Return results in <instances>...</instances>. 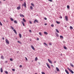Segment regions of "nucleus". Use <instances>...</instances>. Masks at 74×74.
Segmentation results:
<instances>
[{
	"mask_svg": "<svg viewBox=\"0 0 74 74\" xmlns=\"http://www.w3.org/2000/svg\"><path fill=\"white\" fill-rule=\"evenodd\" d=\"M36 22H37V23H38V20H37V19H35L34 21V23H36Z\"/></svg>",
	"mask_w": 74,
	"mask_h": 74,
	"instance_id": "423d86ee",
	"label": "nucleus"
},
{
	"mask_svg": "<svg viewBox=\"0 0 74 74\" xmlns=\"http://www.w3.org/2000/svg\"><path fill=\"white\" fill-rule=\"evenodd\" d=\"M41 73H42V74H45V73H44V72H41Z\"/></svg>",
	"mask_w": 74,
	"mask_h": 74,
	"instance_id": "ea45409f",
	"label": "nucleus"
},
{
	"mask_svg": "<svg viewBox=\"0 0 74 74\" xmlns=\"http://www.w3.org/2000/svg\"><path fill=\"white\" fill-rule=\"evenodd\" d=\"M14 23H18V22H17V21L16 20H15L14 21Z\"/></svg>",
	"mask_w": 74,
	"mask_h": 74,
	"instance_id": "393cba45",
	"label": "nucleus"
},
{
	"mask_svg": "<svg viewBox=\"0 0 74 74\" xmlns=\"http://www.w3.org/2000/svg\"><path fill=\"white\" fill-rule=\"evenodd\" d=\"M63 43H66V42H65V41H63Z\"/></svg>",
	"mask_w": 74,
	"mask_h": 74,
	"instance_id": "3c124183",
	"label": "nucleus"
},
{
	"mask_svg": "<svg viewBox=\"0 0 74 74\" xmlns=\"http://www.w3.org/2000/svg\"><path fill=\"white\" fill-rule=\"evenodd\" d=\"M37 40H39V38H37Z\"/></svg>",
	"mask_w": 74,
	"mask_h": 74,
	"instance_id": "5fc2aeb1",
	"label": "nucleus"
},
{
	"mask_svg": "<svg viewBox=\"0 0 74 74\" xmlns=\"http://www.w3.org/2000/svg\"><path fill=\"white\" fill-rule=\"evenodd\" d=\"M65 71L66 73V74H69V72L68 71H67V70L65 69Z\"/></svg>",
	"mask_w": 74,
	"mask_h": 74,
	"instance_id": "9d476101",
	"label": "nucleus"
},
{
	"mask_svg": "<svg viewBox=\"0 0 74 74\" xmlns=\"http://www.w3.org/2000/svg\"><path fill=\"white\" fill-rule=\"evenodd\" d=\"M19 36L20 38H22V35H21V34H19Z\"/></svg>",
	"mask_w": 74,
	"mask_h": 74,
	"instance_id": "412c9836",
	"label": "nucleus"
},
{
	"mask_svg": "<svg viewBox=\"0 0 74 74\" xmlns=\"http://www.w3.org/2000/svg\"><path fill=\"white\" fill-rule=\"evenodd\" d=\"M12 71H15L14 69H12Z\"/></svg>",
	"mask_w": 74,
	"mask_h": 74,
	"instance_id": "49530a36",
	"label": "nucleus"
},
{
	"mask_svg": "<svg viewBox=\"0 0 74 74\" xmlns=\"http://www.w3.org/2000/svg\"><path fill=\"white\" fill-rule=\"evenodd\" d=\"M56 35L57 36V37H59V34H58V33H56Z\"/></svg>",
	"mask_w": 74,
	"mask_h": 74,
	"instance_id": "aec40b11",
	"label": "nucleus"
},
{
	"mask_svg": "<svg viewBox=\"0 0 74 74\" xmlns=\"http://www.w3.org/2000/svg\"><path fill=\"white\" fill-rule=\"evenodd\" d=\"M60 18L61 19H62V16H60Z\"/></svg>",
	"mask_w": 74,
	"mask_h": 74,
	"instance_id": "79ce46f5",
	"label": "nucleus"
},
{
	"mask_svg": "<svg viewBox=\"0 0 74 74\" xmlns=\"http://www.w3.org/2000/svg\"><path fill=\"white\" fill-rule=\"evenodd\" d=\"M21 1H22L23 0H20Z\"/></svg>",
	"mask_w": 74,
	"mask_h": 74,
	"instance_id": "338daca9",
	"label": "nucleus"
},
{
	"mask_svg": "<svg viewBox=\"0 0 74 74\" xmlns=\"http://www.w3.org/2000/svg\"><path fill=\"white\" fill-rule=\"evenodd\" d=\"M21 23L23 25V26H25V23H24V22L22 21Z\"/></svg>",
	"mask_w": 74,
	"mask_h": 74,
	"instance_id": "f3484780",
	"label": "nucleus"
},
{
	"mask_svg": "<svg viewBox=\"0 0 74 74\" xmlns=\"http://www.w3.org/2000/svg\"><path fill=\"white\" fill-rule=\"evenodd\" d=\"M25 59L26 60H27V61L28 60L27 58L25 57Z\"/></svg>",
	"mask_w": 74,
	"mask_h": 74,
	"instance_id": "a19ab883",
	"label": "nucleus"
},
{
	"mask_svg": "<svg viewBox=\"0 0 74 74\" xmlns=\"http://www.w3.org/2000/svg\"><path fill=\"white\" fill-rule=\"evenodd\" d=\"M70 29L71 30L72 29H73V28L71 26H70Z\"/></svg>",
	"mask_w": 74,
	"mask_h": 74,
	"instance_id": "a878e982",
	"label": "nucleus"
},
{
	"mask_svg": "<svg viewBox=\"0 0 74 74\" xmlns=\"http://www.w3.org/2000/svg\"><path fill=\"white\" fill-rule=\"evenodd\" d=\"M44 45H46V46H48V45H47V44L45 43H44Z\"/></svg>",
	"mask_w": 74,
	"mask_h": 74,
	"instance_id": "2f4dec72",
	"label": "nucleus"
},
{
	"mask_svg": "<svg viewBox=\"0 0 74 74\" xmlns=\"http://www.w3.org/2000/svg\"><path fill=\"white\" fill-rule=\"evenodd\" d=\"M56 22L57 23H58V24H60V22H59L58 21H56Z\"/></svg>",
	"mask_w": 74,
	"mask_h": 74,
	"instance_id": "f704fd0d",
	"label": "nucleus"
},
{
	"mask_svg": "<svg viewBox=\"0 0 74 74\" xmlns=\"http://www.w3.org/2000/svg\"><path fill=\"white\" fill-rule=\"evenodd\" d=\"M0 71H1V73H3V69H2V68H1V69H0Z\"/></svg>",
	"mask_w": 74,
	"mask_h": 74,
	"instance_id": "6ab92c4d",
	"label": "nucleus"
},
{
	"mask_svg": "<svg viewBox=\"0 0 74 74\" xmlns=\"http://www.w3.org/2000/svg\"><path fill=\"white\" fill-rule=\"evenodd\" d=\"M0 25L1 26H3V24H2V23H1V21H0Z\"/></svg>",
	"mask_w": 74,
	"mask_h": 74,
	"instance_id": "7c9ffc66",
	"label": "nucleus"
},
{
	"mask_svg": "<svg viewBox=\"0 0 74 74\" xmlns=\"http://www.w3.org/2000/svg\"><path fill=\"white\" fill-rule=\"evenodd\" d=\"M38 60V58H37V57H36L35 59V61H37Z\"/></svg>",
	"mask_w": 74,
	"mask_h": 74,
	"instance_id": "2eb2a0df",
	"label": "nucleus"
},
{
	"mask_svg": "<svg viewBox=\"0 0 74 74\" xmlns=\"http://www.w3.org/2000/svg\"><path fill=\"white\" fill-rule=\"evenodd\" d=\"M7 62H8V61H5V63H7Z\"/></svg>",
	"mask_w": 74,
	"mask_h": 74,
	"instance_id": "864d4df0",
	"label": "nucleus"
},
{
	"mask_svg": "<svg viewBox=\"0 0 74 74\" xmlns=\"http://www.w3.org/2000/svg\"><path fill=\"white\" fill-rule=\"evenodd\" d=\"M20 67H22V65H20L19 66Z\"/></svg>",
	"mask_w": 74,
	"mask_h": 74,
	"instance_id": "de8ad7c7",
	"label": "nucleus"
},
{
	"mask_svg": "<svg viewBox=\"0 0 74 74\" xmlns=\"http://www.w3.org/2000/svg\"><path fill=\"white\" fill-rule=\"evenodd\" d=\"M29 32H30V33L32 32V30H29Z\"/></svg>",
	"mask_w": 74,
	"mask_h": 74,
	"instance_id": "8fccbe9b",
	"label": "nucleus"
},
{
	"mask_svg": "<svg viewBox=\"0 0 74 74\" xmlns=\"http://www.w3.org/2000/svg\"><path fill=\"white\" fill-rule=\"evenodd\" d=\"M64 49H67V48H66V46H64Z\"/></svg>",
	"mask_w": 74,
	"mask_h": 74,
	"instance_id": "72a5a7b5",
	"label": "nucleus"
},
{
	"mask_svg": "<svg viewBox=\"0 0 74 74\" xmlns=\"http://www.w3.org/2000/svg\"><path fill=\"white\" fill-rule=\"evenodd\" d=\"M51 67H53V65H51Z\"/></svg>",
	"mask_w": 74,
	"mask_h": 74,
	"instance_id": "6e6d98bb",
	"label": "nucleus"
},
{
	"mask_svg": "<svg viewBox=\"0 0 74 74\" xmlns=\"http://www.w3.org/2000/svg\"><path fill=\"white\" fill-rule=\"evenodd\" d=\"M30 8L31 10H33V7H32V6H30Z\"/></svg>",
	"mask_w": 74,
	"mask_h": 74,
	"instance_id": "c756f323",
	"label": "nucleus"
},
{
	"mask_svg": "<svg viewBox=\"0 0 74 74\" xmlns=\"http://www.w3.org/2000/svg\"><path fill=\"white\" fill-rule=\"evenodd\" d=\"M31 5L33 6V7H34V4H33V3H31Z\"/></svg>",
	"mask_w": 74,
	"mask_h": 74,
	"instance_id": "b1692460",
	"label": "nucleus"
},
{
	"mask_svg": "<svg viewBox=\"0 0 74 74\" xmlns=\"http://www.w3.org/2000/svg\"><path fill=\"white\" fill-rule=\"evenodd\" d=\"M23 22H26V21L25 19V18H23Z\"/></svg>",
	"mask_w": 74,
	"mask_h": 74,
	"instance_id": "dca6fc26",
	"label": "nucleus"
},
{
	"mask_svg": "<svg viewBox=\"0 0 74 74\" xmlns=\"http://www.w3.org/2000/svg\"><path fill=\"white\" fill-rule=\"evenodd\" d=\"M1 58L2 59H4V57H3V56H1Z\"/></svg>",
	"mask_w": 74,
	"mask_h": 74,
	"instance_id": "c85d7f7f",
	"label": "nucleus"
},
{
	"mask_svg": "<svg viewBox=\"0 0 74 74\" xmlns=\"http://www.w3.org/2000/svg\"><path fill=\"white\" fill-rule=\"evenodd\" d=\"M18 42V43H19L20 44H21L22 43H21V42H20V41H17Z\"/></svg>",
	"mask_w": 74,
	"mask_h": 74,
	"instance_id": "473e14b6",
	"label": "nucleus"
},
{
	"mask_svg": "<svg viewBox=\"0 0 74 74\" xmlns=\"http://www.w3.org/2000/svg\"><path fill=\"white\" fill-rule=\"evenodd\" d=\"M60 38H62V39H63V36H60Z\"/></svg>",
	"mask_w": 74,
	"mask_h": 74,
	"instance_id": "cd10ccee",
	"label": "nucleus"
},
{
	"mask_svg": "<svg viewBox=\"0 0 74 74\" xmlns=\"http://www.w3.org/2000/svg\"><path fill=\"white\" fill-rule=\"evenodd\" d=\"M10 61H12L13 60H12V58H10Z\"/></svg>",
	"mask_w": 74,
	"mask_h": 74,
	"instance_id": "4c0bfd02",
	"label": "nucleus"
},
{
	"mask_svg": "<svg viewBox=\"0 0 74 74\" xmlns=\"http://www.w3.org/2000/svg\"><path fill=\"white\" fill-rule=\"evenodd\" d=\"M11 28L12 30H13V31L16 34H17V32H16V30H15V29H14V27H13L12 26H11Z\"/></svg>",
	"mask_w": 74,
	"mask_h": 74,
	"instance_id": "f257e3e1",
	"label": "nucleus"
},
{
	"mask_svg": "<svg viewBox=\"0 0 74 74\" xmlns=\"http://www.w3.org/2000/svg\"><path fill=\"white\" fill-rule=\"evenodd\" d=\"M5 41L8 44H10V42H9V41H8L7 39H6Z\"/></svg>",
	"mask_w": 74,
	"mask_h": 74,
	"instance_id": "7ed1b4c3",
	"label": "nucleus"
},
{
	"mask_svg": "<svg viewBox=\"0 0 74 74\" xmlns=\"http://www.w3.org/2000/svg\"><path fill=\"white\" fill-rule=\"evenodd\" d=\"M51 27H54V25H53V24H51Z\"/></svg>",
	"mask_w": 74,
	"mask_h": 74,
	"instance_id": "e433bc0d",
	"label": "nucleus"
},
{
	"mask_svg": "<svg viewBox=\"0 0 74 74\" xmlns=\"http://www.w3.org/2000/svg\"><path fill=\"white\" fill-rule=\"evenodd\" d=\"M6 22H8V21H6Z\"/></svg>",
	"mask_w": 74,
	"mask_h": 74,
	"instance_id": "052dcab7",
	"label": "nucleus"
},
{
	"mask_svg": "<svg viewBox=\"0 0 74 74\" xmlns=\"http://www.w3.org/2000/svg\"><path fill=\"white\" fill-rule=\"evenodd\" d=\"M2 39H3V40H4V38H2Z\"/></svg>",
	"mask_w": 74,
	"mask_h": 74,
	"instance_id": "4d7b16f0",
	"label": "nucleus"
},
{
	"mask_svg": "<svg viewBox=\"0 0 74 74\" xmlns=\"http://www.w3.org/2000/svg\"><path fill=\"white\" fill-rule=\"evenodd\" d=\"M70 64L71 66L72 67H74V65H73V64H72L71 63H70Z\"/></svg>",
	"mask_w": 74,
	"mask_h": 74,
	"instance_id": "5701e85b",
	"label": "nucleus"
},
{
	"mask_svg": "<svg viewBox=\"0 0 74 74\" xmlns=\"http://www.w3.org/2000/svg\"><path fill=\"white\" fill-rule=\"evenodd\" d=\"M29 23H30V24H32V21H29Z\"/></svg>",
	"mask_w": 74,
	"mask_h": 74,
	"instance_id": "c03bdc74",
	"label": "nucleus"
},
{
	"mask_svg": "<svg viewBox=\"0 0 74 74\" xmlns=\"http://www.w3.org/2000/svg\"><path fill=\"white\" fill-rule=\"evenodd\" d=\"M5 73H6V74H8V72H7V71H5Z\"/></svg>",
	"mask_w": 74,
	"mask_h": 74,
	"instance_id": "58836bf2",
	"label": "nucleus"
},
{
	"mask_svg": "<svg viewBox=\"0 0 74 74\" xmlns=\"http://www.w3.org/2000/svg\"><path fill=\"white\" fill-rule=\"evenodd\" d=\"M48 60L50 63H51V64H52V61L50 60L49 59H48Z\"/></svg>",
	"mask_w": 74,
	"mask_h": 74,
	"instance_id": "39448f33",
	"label": "nucleus"
},
{
	"mask_svg": "<svg viewBox=\"0 0 74 74\" xmlns=\"http://www.w3.org/2000/svg\"><path fill=\"white\" fill-rule=\"evenodd\" d=\"M35 74H37V73H35Z\"/></svg>",
	"mask_w": 74,
	"mask_h": 74,
	"instance_id": "69168bd1",
	"label": "nucleus"
},
{
	"mask_svg": "<svg viewBox=\"0 0 74 74\" xmlns=\"http://www.w3.org/2000/svg\"><path fill=\"white\" fill-rule=\"evenodd\" d=\"M56 69L57 71H59V69L58 68L56 67Z\"/></svg>",
	"mask_w": 74,
	"mask_h": 74,
	"instance_id": "9b49d317",
	"label": "nucleus"
},
{
	"mask_svg": "<svg viewBox=\"0 0 74 74\" xmlns=\"http://www.w3.org/2000/svg\"><path fill=\"white\" fill-rule=\"evenodd\" d=\"M67 8H68V9H69V8H70V6H69V5H67Z\"/></svg>",
	"mask_w": 74,
	"mask_h": 74,
	"instance_id": "bb28decb",
	"label": "nucleus"
},
{
	"mask_svg": "<svg viewBox=\"0 0 74 74\" xmlns=\"http://www.w3.org/2000/svg\"><path fill=\"white\" fill-rule=\"evenodd\" d=\"M61 56H62V54H61Z\"/></svg>",
	"mask_w": 74,
	"mask_h": 74,
	"instance_id": "0e129e2a",
	"label": "nucleus"
},
{
	"mask_svg": "<svg viewBox=\"0 0 74 74\" xmlns=\"http://www.w3.org/2000/svg\"><path fill=\"white\" fill-rule=\"evenodd\" d=\"M45 25H47V23H45Z\"/></svg>",
	"mask_w": 74,
	"mask_h": 74,
	"instance_id": "603ef678",
	"label": "nucleus"
},
{
	"mask_svg": "<svg viewBox=\"0 0 74 74\" xmlns=\"http://www.w3.org/2000/svg\"><path fill=\"white\" fill-rule=\"evenodd\" d=\"M3 1H5L6 0H3Z\"/></svg>",
	"mask_w": 74,
	"mask_h": 74,
	"instance_id": "e2e57ef3",
	"label": "nucleus"
},
{
	"mask_svg": "<svg viewBox=\"0 0 74 74\" xmlns=\"http://www.w3.org/2000/svg\"><path fill=\"white\" fill-rule=\"evenodd\" d=\"M20 16H22V17H24V15L22 14H20Z\"/></svg>",
	"mask_w": 74,
	"mask_h": 74,
	"instance_id": "f8f14e48",
	"label": "nucleus"
},
{
	"mask_svg": "<svg viewBox=\"0 0 74 74\" xmlns=\"http://www.w3.org/2000/svg\"><path fill=\"white\" fill-rule=\"evenodd\" d=\"M30 40L31 41V40Z\"/></svg>",
	"mask_w": 74,
	"mask_h": 74,
	"instance_id": "774afa93",
	"label": "nucleus"
},
{
	"mask_svg": "<svg viewBox=\"0 0 74 74\" xmlns=\"http://www.w3.org/2000/svg\"><path fill=\"white\" fill-rule=\"evenodd\" d=\"M4 22H5V21L4 20H3Z\"/></svg>",
	"mask_w": 74,
	"mask_h": 74,
	"instance_id": "bf43d9fd",
	"label": "nucleus"
},
{
	"mask_svg": "<svg viewBox=\"0 0 74 74\" xmlns=\"http://www.w3.org/2000/svg\"><path fill=\"white\" fill-rule=\"evenodd\" d=\"M10 19L11 21H14V19H13L12 18H10Z\"/></svg>",
	"mask_w": 74,
	"mask_h": 74,
	"instance_id": "4be33fe9",
	"label": "nucleus"
},
{
	"mask_svg": "<svg viewBox=\"0 0 74 74\" xmlns=\"http://www.w3.org/2000/svg\"><path fill=\"white\" fill-rule=\"evenodd\" d=\"M0 3H1V1H0Z\"/></svg>",
	"mask_w": 74,
	"mask_h": 74,
	"instance_id": "680f3d73",
	"label": "nucleus"
},
{
	"mask_svg": "<svg viewBox=\"0 0 74 74\" xmlns=\"http://www.w3.org/2000/svg\"><path fill=\"white\" fill-rule=\"evenodd\" d=\"M48 1H51V2H52V0H48Z\"/></svg>",
	"mask_w": 74,
	"mask_h": 74,
	"instance_id": "09e8293b",
	"label": "nucleus"
},
{
	"mask_svg": "<svg viewBox=\"0 0 74 74\" xmlns=\"http://www.w3.org/2000/svg\"><path fill=\"white\" fill-rule=\"evenodd\" d=\"M65 18L66 21H68V17H67V16H65Z\"/></svg>",
	"mask_w": 74,
	"mask_h": 74,
	"instance_id": "1a4fd4ad",
	"label": "nucleus"
},
{
	"mask_svg": "<svg viewBox=\"0 0 74 74\" xmlns=\"http://www.w3.org/2000/svg\"><path fill=\"white\" fill-rule=\"evenodd\" d=\"M67 69L68 70H69V71H70V72H71V73H72V74L74 73V72H73V71H72V70H71L70 69H69V68H67Z\"/></svg>",
	"mask_w": 74,
	"mask_h": 74,
	"instance_id": "f03ea898",
	"label": "nucleus"
},
{
	"mask_svg": "<svg viewBox=\"0 0 74 74\" xmlns=\"http://www.w3.org/2000/svg\"><path fill=\"white\" fill-rule=\"evenodd\" d=\"M17 10H20V9H21V7L20 6L18 7L17 8Z\"/></svg>",
	"mask_w": 74,
	"mask_h": 74,
	"instance_id": "ddd939ff",
	"label": "nucleus"
},
{
	"mask_svg": "<svg viewBox=\"0 0 74 74\" xmlns=\"http://www.w3.org/2000/svg\"><path fill=\"white\" fill-rule=\"evenodd\" d=\"M49 44L50 45H52V43H49Z\"/></svg>",
	"mask_w": 74,
	"mask_h": 74,
	"instance_id": "a18cd8bd",
	"label": "nucleus"
},
{
	"mask_svg": "<svg viewBox=\"0 0 74 74\" xmlns=\"http://www.w3.org/2000/svg\"><path fill=\"white\" fill-rule=\"evenodd\" d=\"M44 34H46V35H47V34H48V33L46 32H44Z\"/></svg>",
	"mask_w": 74,
	"mask_h": 74,
	"instance_id": "a211bd4d",
	"label": "nucleus"
},
{
	"mask_svg": "<svg viewBox=\"0 0 74 74\" xmlns=\"http://www.w3.org/2000/svg\"><path fill=\"white\" fill-rule=\"evenodd\" d=\"M44 19H45V20H47V18H46V17H45L44 18Z\"/></svg>",
	"mask_w": 74,
	"mask_h": 74,
	"instance_id": "37998d69",
	"label": "nucleus"
},
{
	"mask_svg": "<svg viewBox=\"0 0 74 74\" xmlns=\"http://www.w3.org/2000/svg\"><path fill=\"white\" fill-rule=\"evenodd\" d=\"M46 64L48 67L49 68V69H51V67H50V66H49V64L48 63H46Z\"/></svg>",
	"mask_w": 74,
	"mask_h": 74,
	"instance_id": "0eeeda50",
	"label": "nucleus"
},
{
	"mask_svg": "<svg viewBox=\"0 0 74 74\" xmlns=\"http://www.w3.org/2000/svg\"><path fill=\"white\" fill-rule=\"evenodd\" d=\"M31 47L33 50H35V48H34V47L33 46L31 45Z\"/></svg>",
	"mask_w": 74,
	"mask_h": 74,
	"instance_id": "6e6552de",
	"label": "nucleus"
},
{
	"mask_svg": "<svg viewBox=\"0 0 74 74\" xmlns=\"http://www.w3.org/2000/svg\"><path fill=\"white\" fill-rule=\"evenodd\" d=\"M56 32H57L58 33H59V30H58V29H56Z\"/></svg>",
	"mask_w": 74,
	"mask_h": 74,
	"instance_id": "4468645a",
	"label": "nucleus"
},
{
	"mask_svg": "<svg viewBox=\"0 0 74 74\" xmlns=\"http://www.w3.org/2000/svg\"><path fill=\"white\" fill-rule=\"evenodd\" d=\"M24 6L25 8H26V2H24V4L22 5V6Z\"/></svg>",
	"mask_w": 74,
	"mask_h": 74,
	"instance_id": "20e7f679",
	"label": "nucleus"
},
{
	"mask_svg": "<svg viewBox=\"0 0 74 74\" xmlns=\"http://www.w3.org/2000/svg\"><path fill=\"white\" fill-rule=\"evenodd\" d=\"M54 63H56V62L55 61H54Z\"/></svg>",
	"mask_w": 74,
	"mask_h": 74,
	"instance_id": "13d9d810",
	"label": "nucleus"
},
{
	"mask_svg": "<svg viewBox=\"0 0 74 74\" xmlns=\"http://www.w3.org/2000/svg\"><path fill=\"white\" fill-rule=\"evenodd\" d=\"M39 34L40 36H42V34H41V32H39Z\"/></svg>",
	"mask_w": 74,
	"mask_h": 74,
	"instance_id": "c9c22d12",
	"label": "nucleus"
}]
</instances>
